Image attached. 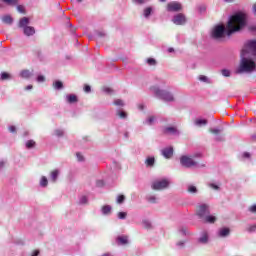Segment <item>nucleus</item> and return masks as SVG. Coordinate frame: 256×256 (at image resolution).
Listing matches in <instances>:
<instances>
[{
    "label": "nucleus",
    "instance_id": "obj_24",
    "mask_svg": "<svg viewBox=\"0 0 256 256\" xmlns=\"http://www.w3.org/2000/svg\"><path fill=\"white\" fill-rule=\"evenodd\" d=\"M117 241L120 245H127V243H129V240L127 239V236H119L117 238Z\"/></svg>",
    "mask_w": 256,
    "mask_h": 256
},
{
    "label": "nucleus",
    "instance_id": "obj_30",
    "mask_svg": "<svg viewBox=\"0 0 256 256\" xmlns=\"http://www.w3.org/2000/svg\"><path fill=\"white\" fill-rule=\"evenodd\" d=\"M146 63L150 67H155V65H157V60H155V58H148L146 59Z\"/></svg>",
    "mask_w": 256,
    "mask_h": 256
},
{
    "label": "nucleus",
    "instance_id": "obj_15",
    "mask_svg": "<svg viewBox=\"0 0 256 256\" xmlns=\"http://www.w3.org/2000/svg\"><path fill=\"white\" fill-rule=\"evenodd\" d=\"M13 79V75L8 72H2L0 74V81H11Z\"/></svg>",
    "mask_w": 256,
    "mask_h": 256
},
{
    "label": "nucleus",
    "instance_id": "obj_54",
    "mask_svg": "<svg viewBox=\"0 0 256 256\" xmlns=\"http://www.w3.org/2000/svg\"><path fill=\"white\" fill-rule=\"evenodd\" d=\"M9 131H10V133H16L17 128L15 126H10Z\"/></svg>",
    "mask_w": 256,
    "mask_h": 256
},
{
    "label": "nucleus",
    "instance_id": "obj_3",
    "mask_svg": "<svg viewBox=\"0 0 256 256\" xmlns=\"http://www.w3.org/2000/svg\"><path fill=\"white\" fill-rule=\"evenodd\" d=\"M150 91H152V93H154V95H156L158 99H162V101H166V102L175 101V97L172 95L171 92L167 90H162L157 86H152L150 88Z\"/></svg>",
    "mask_w": 256,
    "mask_h": 256
},
{
    "label": "nucleus",
    "instance_id": "obj_23",
    "mask_svg": "<svg viewBox=\"0 0 256 256\" xmlns=\"http://www.w3.org/2000/svg\"><path fill=\"white\" fill-rule=\"evenodd\" d=\"M53 88L56 89V91H61V89H63V82L56 80L53 82Z\"/></svg>",
    "mask_w": 256,
    "mask_h": 256
},
{
    "label": "nucleus",
    "instance_id": "obj_31",
    "mask_svg": "<svg viewBox=\"0 0 256 256\" xmlns=\"http://www.w3.org/2000/svg\"><path fill=\"white\" fill-rule=\"evenodd\" d=\"M116 203H118V205L125 203V195H118L116 198Z\"/></svg>",
    "mask_w": 256,
    "mask_h": 256
},
{
    "label": "nucleus",
    "instance_id": "obj_47",
    "mask_svg": "<svg viewBox=\"0 0 256 256\" xmlns=\"http://www.w3.org/2000/svg\"><path fill=\"white\" fill-rule=\"evenodd\" d=\"M76 157H77L78 161H80V162L85 161V158L83 157V154H81L79 152L76 153Z\"/></svg>",
    "mask_w": 256,
    "mask_h": 256
},
{
    "label": "nucleus",
    "instance_id": "obj_32",
    "mask_svg": "<svg viewBox=\"0 0 256 256\" xmlns=\"http://www.w3.org/2000/svg\"><path fill=\"white\" fill-rule=\"evenodd\" d=\"M147 201H149V203H157V196L155 195H149L146 197Z\"/></svg>",
    "mask_w": 256,
    "mask_h": 256
},
{
    "label": "nucleus",
    "instance_id": "obj_42",
    "mask_svg": "<svg viewBox=\"0 0 256 256\" xmlns=\"http://www.w3.org/2000/svg\"><path fill=\"white\" fill-rule=\"evenodd\" d=\"M118 219H127V212H119Z\"/></svg>",
    "mask_w": 256,
    "mask_h": 256
},
{
    "label": "nucleus",
    "instance_id": "obj_33",
    "mask_svg": "<svg viewBox=\"0 0 256 256\" xmlns=\"http://www.w3.org/2000/svg\"><path fill=\"white\" fill-rule=\"evenodd\" d=\"M16 9H17L18 13H22L23 15H25V13H26L25 6L17 4Z\"/></svg>",
    "mask_w": 256,
    "mask_h": 256
},
{
    "label": "nucleus",
    "instance_id": "obj_16",
    "mask_svg": "<svg viewBox=\"0 0 256 256\" xmlns=\"http://www.w3.org/2000/svg\"><path fill=\"white\" fill-rule=\"evenodd\" d=\"M231 233V230L229 228H221L218 231V235L220 237H229V234Z\"/></svg>",
    "mask_w": 256,
    "mask_h": 256
},
{
    "label": "nucleus",
    "instance_id": "obj_63",
    "mask_svg": "<svg viewBox=\"0 0 256 256\" xmlns=\"http://www.w3.org/2000/svg\"><path fill=\"white\" fill-rule=\"evenodd\" d=\"M98 37H105V33H103V32H98Z\"/></svg>",
    "mask_w": 256,
    "mask_h": 256
},
{
    "label": "nucleus",
    "instance_id": "obj_45",
    "mask_svg": "<svg viewBox=\"0 0 256 256\" xmlns=\"http://www.w3.org/2000/svg\"><path fill=\"white\" fill-rule=\"evenodd\" d=\"M63 134H64L63 130L61 129L55 130L56 137H63Z\"/></svg>",
    "mask_w": 256,
    "mask_h": 256
},
{
    "label": "nucleus",
    "instance_id": "obj_60",
    "mask_svg": "<svg viewBox=\"0 0 256 256\" xmlns=\"http://www.w3.org/2000/svg\"><path fill=\"white\" fill-rule=\"evenodd\" d=\"M26 91H31V89H33V85H28V86H26Z\"/></svg>",
    "mask_w": 256,
    "mask_h": 256
},
{
    "label": "nucleus",
    "instance_id": "obj_62",
    "mask_svg": "<svg viewBox=\"0 0 256 256\" xmlns=\"http://www.w3.org/2000/svg\"><path fill=\"white\" fill-rule=\"evenodd\" d=\"M252 11H253L254 15H256V4L253 5Z\"/></svg>",
    "mask_w": 256,
    "mask_h": 256
},
{
    "label": "nucleus",
    "instance_id": "obj_19",
    "mask_svg": "<svg viewBox=\"0 0 256 256\" xmlns=\"http://www.w3.org/2000/svg\"><path fill=\"white\" fill-rule=\"evenodd\" d=\"M58 177H59V170H54L51 172L50 179H51L52 183H57Z\"/></svg>",
    "mask_w": 256,
    "mask_h": 256
},
{
    "label": "nucleus",
    "instance_id": "obj_26",
    "mask_svg": "<svg viewBox=\"0 0 256 256\" xmlns=\"http://www.w3.org/2000/svg\"><path fill=\"white\" fill-rule=\"evenodd\" d=\"M35 145H36V143L34 142V140H28L25 143L26 149H33V148H35Z\"/></svg>",
    "mask_w": 256,
    "mask_h": 256
},
{
    "label": "nucleus",
    "instance_id": "obj_29",
    "mask_svg": "<svg viewBox=\"0 0 256 256\" xmlns=\"http://www.w3.org/2000/svg\"><path fill=\"white\" fill-rule=\"evenodd\" d=\"M111 206L109 205H105L102 207V214L103 215H109V213H111Z\"/></svg>",
    "mask_w": 256,
    "mask_h": 256
},
{
    "label": "nucleus",
    "instance_id": "obj_14",
    "mask_svg": "<svg viewBox=\"0 0 256 256\" xmlns=\"http://www.w3.org/2000/svg\"><path fill=\"white\" fill-rule=\"evenodd\" d=\"M65 100L70 104L77 103V101H79V99L77 98V95L75 94L66 95Z\"/></svg>",
    "mask_w": 256,
    "mask_h": 256
},
{
    "label": "nucleus",
    "instance_id": "obj_6",
    "mask_svg": "<svg viewBox=\"0 0 256 256\" xmlns=\"http://www.w3.org/2000/svg\"><path fill=\"white\" fill-rule=\"evenodd\" d=\"M167 187H169V181L167 179L156 180L151 186L154 191H163V189H167Z\"/></svg>",
    "mask_w": 256,
    "mask_h": 256
},
{
    "label": "nucleus",
    "instance_id": "obj_5",
    "mask_svg": "<svg viewBox=\"0 0 256 256\" xmlns=\"http://www.w3.org/2000/svg\"><path fill=\"white\" fill-rule=\"evenodd\" d=\"M180 165L186 169H191V167H205L204 164L199 165V163L193 159V156L187 155L180 157Z\"/></svg>",
    "mask_w": 256,
    "mask_h": 256
},
{
    "label": "nucleus",
    "instance_id": "obj_39",
    "mask_svg": "<svg viewBox=\"0 0 256 256\" xmlns=\"http://www.w3.org/2000/svg\"><path fill=\"white\" fill-rule=\"evenodd\" d=\"M146 125H153V123H155V118L154 116L149 117L146 121H145Z\"/></svg>",
    "mask_w": 256,
    "mask_h": 256
},
{
    "label": "nucleus",
    "instance_id": "obj_20",
    "mask_svg": "<svg viewBox=\"0 0 256 256\" xmlns=\"http://www.w3.org/2000/svg\"><path fill=\"white\" fill-rule=\"evenodd\" d=\"M31 75H33V73H31V71H29V70H22L20 72V77H22V79H29V77H31Z\"/></svg>",
    "mask_w": 256,
    "mask_h": 256
},
{
    "label": "nucleus",
    "instance_id": "obj_46",
    "mask_svg": "<svg viewBox=\"0 0 256 256\" xmlns=\"http://www.w3.org/2000/svg\"><path fill=\"white\" fill-rule=\"evenodd\" d=\"M118 117H120V119H127V113L123 111L118 112Z\"/></svg>",
    "mask_w": 256,
    "mask_h": 256
},
{
    "label": "nucleus",
    "instance_id": "obj_59",
    "mask_svg": "<svg viewBox=\"0 0 256 256\" xmlns=\"http://www.w3.org/2000/svg\"><path fill=\"white\" fill-rule=\"evenodd\" d=\"M183 245H185V242H183V241H180V242L177 243L178 247H183Z\"/></svg>",
    "mask_w": 256,
    "mask_h": 256
},
{
    "label": "nucleus",
    "instance_id": "obj_10",
    "mask_svg": "<svg viewBox=\"0 0 256 256\" xmlns=\"http://www.w3.org/2000/svg\"><path fill=\"white\" fill-rule=\"evenodd\" d=\"M164 133H165V135H176V136L180 135L179 130L173 126H168V127L164 128Z\"/></svg>",
    "mask_w": 256,
    "mask_h": 256
},
{
    "label": "nucleus",
    "instance_id": "obj_52",
    "mask_svg": "<svg viewBox=\"0 0 256 256\" xmlns=\"http://www.w3.org/2000/svg\"><path fill=\"white\" fill-rule=\"evenodd\" d=\"M249 211H250V213H256V205H252V206L249 208Z\"/></svg>",
    "mask_w": 256,
    "mask_h": 256
},
{
    "label": "nucleus",
    "instance_id": "obj_35",
    "mask_svg": "<svg viewBox=\"0 0 256 256\" xmlns=\"http://www.w3.org/2000/svg\"><path fill=\"white\" fill-rule=\"evenodd\" d=\"M188 193H192L195 194L197 193V187H195L194 185H189L187 188Z\"/></svg>",
    "mask_w": 256,
    "mask_h": 256
},
{
    "label": "nucleus",
    "instance_id": "obj_43",
    "mask_svg": "<svg viewBox=\"0 0 256 256\" xmlns=\"http://www.w3.org/2000/svg\"><path fill=\"white\" fill-rule=\"evenodd\" d=\"M248 233H255L256 231V224L247 228Z\"/></svg>",
    "mask_w": 256,
    "mask_h": 256
},
{
    "label": "nucleus",
    "instance_id": "obj_7",
    "mask_svg": "<svg viewBox=\"0 0 256 256\" xmlns=\"http://www.w3.org/2000/svg\"><path fill=\"white\" fill-rule=\"evenodd\" d=\"M183 9V5L178 1L169 2L166 6V11L169 13H178Z\"/></svg>",
    "mask_w": 256,
    "mask_h": 256
},
{
    "label": "nucleus",
    "instance_id": "obj_9",
    "mask_svg": "<svg viewBox=\"0 0 256 256\" xmlns=\"http://www.w3.org/2000/svg\"><path fill=\"white\" fill-rule=\"evenodd\" d=\"M172 23H174V25H185V23H187V18L184 16V14L179 13L174 15L172 18Z\"/></svg>",
    "mask_w": 256,
    "mask_h": 256
},
{
    "label": "nucleus",
    "instance_id": "obj_64",
    "mask_svg": "<svg viewBox=\"0 0 256 256\" xmlns=\"http://www.w3.org/2000/svg\"><path fill=\"white\" fill-rule=\"evenodd\" d=\"M124 137H125V139H129V132H125Z\"/></svg>",
    "mask_w": 256,
    "mask_h": 256
},
{
    "label": "nucleus",
    "instance_id": "obj_49",
    "mask_svg": "<svg viewBox=\"0 0 256 256\" xmlns=\"http://www.w3.org/2000/svg\"><path fill=\"white\" fill-rule=\"evenodd\" d=\"M96 185L97 187H103V185H105V182L103 180H97Z\"/></svg>",
    "mask_w": 256,
    "mask_h": 256
},
{
    "label": "nucleus",
    "instance_id": "obj_48",
    "mask_svg": "<svg viewBox=\"0 0 256 256\" xmlns=\"http://www.w3.org/2000/svg\"><path fill=\"white\" fill-rule=\"evenodd\" d=\"M36 80L38 83H43V82H45V76L39 75Z\"/></svg>",
    "mask_w": 256,
    "mask_h": 256
},
{
    "label": "nucleus",
    "instance_id": "obj_51",
    "mask_svg": "<svg viewBox=\"0 0 256 256\" xmlns=\"http://www.w3.org/2000/svg\"><path fill=\"white\" fill-rule=\"evenodd\" d=\"M133 2L137 5H143L145 3V0H133Z\"/></svg>",
    "mask_w": 256,
    "mask_h": 256
},
{
    "label": "nucleus",
    "instance_id": "obj_36",
    "mask_svg": "<svg viewBox=\"0 0 256 256\" xmlns=\"http://www.w3.org/2000/svg\"><path fill=\"white\" fill-rule=\"evenodd\" d=\"M199 81H201L202 83H211V80H209L208 77L205 75H200Z\"/></svg>",
    "mask_w": 256,
    "mask_h": 256
},
{
    "label": "nucleus",
    "instance_id": "obj_34",
    "mask_svg": "<svg viewBox=\"0 0 256 256\" xmlns=\"http://www.w3.org/2000/svg\"><path fill=\"white\" fill-rule=\"evenodd\" d=\"M221 131H223V129H219V128H210L209 132L212 133L213 135H219V133H221Z\"/></svg>",
    "mask_w": 256,
    "mask_h": 256
},
{
    "label": "nucleus",
    "instance_id": "obj_41",
    "mask_svg": "<svg viewBox=\"0 0 256 256\" xmlns=\"http://www.w3.org/2000/svg\"><path fill=\"white\" fill-rule=\"evenodd\" d=\"M114 105H116L117 107H123V105H125V103H123V100L117 99L114 101Z\"/></svg>",
    "mask_w": 256,
    "mask_h": 256
},
{
    "label": "nucleus",
    "instance_id": "obj_56",
    "mask_svg": "<svg viewBox=\"0 0 256 256\" xmlns=\"http://www.w3.org/2000/svg\"><path fill=\"white\" fill-rule=\"evenodd\" d=\"M5 163H6L5 160L0 159V169H3V167H5Z\"/></svg>",
    "mask_w": 256,
    "mask_h": 256
},
{
    "label": "nucleus",
    "instance_id": "obj_58",
    "mask_svg": "<svg viewBox=\"0 0 256 256\" xmlns=\"http://www.w3.org/2000/svg\"><path fill=\"white\" fill-rule=\"evenodd\" d=\"M206 7L205 6H200L199 7V11L200 13H203L205 11Z\"/></svg>",
    "mask_w": 256,
    "mask_h": 256
},
{
    "label": "nucleus",
    "instance_id": "obj_1",
    "mask_svg": "<svg viewBox=\"0 0 256 256\" xmlns=\"http://www.w3.org/2000/svg\"><path fill=\"white\" fill-rule=\"evenodd\" d=\"M247 12L238 11L235 12L232 16H230L227 23V30L223 25H217L214 27L211 33L212 39L216 41H225V35L230 37L233 33H239V31H243L245 27H247Z\"/></svg>",
    "mask_w": 256,
    "mask_h": 256
},
{
    "label": "nucleus",
    "instance_id": "obj_21",
    "mask_svg": "<svg viewBox=\"0 0 256 256\" xmlns=\"http://www.w3.org/2000/svg\"><path fill=\"white\" fill-rule=\"evenodd\" d=\"M3 3H6V5H9L10 7H16V5H19V0H1Z\"/></svg>",
    "mask_w": 256,
    "mask_h": 256
},
{
    "label": "nucleus",
    "instance_id": "obj_44",
    "mask_svg": "<svg viewBox=\"0 0 256 256\" xmlns=\"http://www.w3.org/2000/svg\"><path fill=\"white\" fill-rule=\"evenodd\" d=\"M103 92L106 93L107 95H111V93H113V89L109 87H104Z\"/></svg>",
    "mask_w": 256,
    "mask_h": 256
},
{
    "label": "nucleus",
    "instance_id": "obj_55",
    "mask_svg": "<svg viewBox=\"0 0 256 256\" xmlns=\"http://www.w3.org/2000/svg\"><path fill=\"white\" fill-rule=\"evenodd\" d=\"M243 157H244L245 159H249V157H251V154H250L249 152H244V153H243Z\"/></svg>",
    "mask_w": 256,
    "mask_h": 256
},
{
    "label": "nucleus",
    "instance_id": "obj_17",
    "mask_svg": "<svg viewBox=\"0 0 256 256\" xmlns=\"http://www.w3.org/2000/svg\"><path fill=\"white\" fill-rule=\"evenodd\" d=\"M207 123H208L207 119H201V118H198L194 121V125H196V127H205Z\"/></svg>",
    "mask_w": 256,
    "mask_h": 256
},
{
    "label": "nucleus",
    "instance_id": "obj_50",
    "mask_svg": "<svg viewBox=\"0 0 256 256\" xmlns=\"http://www.w3.org/2000/svg\"><path fill=\"white\" fill-rule=\"evenodd\" d=\"M209 187H211L215 191H219V187L217 186V184L211 183V184H209Z\"/></svg>",
    "mask_w": 256,
    "mask_h": 256
},
{
    "label": "nucleus",
    "instance_id": "obj_18",
    "mask_svg": "<svg viewBox=\"0 0 256 256\" xmlns=\"http://www.w3.org/2000/svg\"><path fill=\"white\" fill-rule=\"evenodd\" d=\"M146 167H155V157L150 156L147 157L145 160Z\"/></svg>",
    "mask_w": 256,
    "mask_h": 256
},
{
    "label": "nucleus",
    "instance_id": "obj_57",
    "mask_svg": "<svg viewBox=\"0 0 256 256\" xmlns=\"http://www.w3.org/2000/svg\"><path fill=\"white\" fill-rule=\"evenodd\" d=\"M180 233H182V235H187V228H181Z\"/></svg>",
    "mask_w": 256,
    "mask_h": 256
},
{
    "label": "nucleus",
    "instance_id": "obj_40",
    "mask_svg": "<svg viewBox=\"0 0 256 256\" xmlns=\"http://www.w3.org/2000/svg\"><path fill=\"white\" fill-rule=\"evenodd\" d=\"M223 77H231V71L227 70V69H223L221 71Z\"/></svg>",
    "mask_w": 256,
    "mask_h": 256
},
{
    "label": "nucleus",
    "instance_id": "obj_8",
    "mask_svg": "<svg viewBox=\"0 0 256 256\" xmlns=\"http://www.w3.org/2000/svg\"><path fill=\"white\" fill-rule=\"evenodd\" d=\"M197 215L200 217V219L205 218L209 215V205L207 204H201L198 206Z\"/></svg>",
    "mask_w": 256,
    "mask_h": 256
},
{
    "label": "nucleus",
    "instance_id": "obj_25",
    "mask_svg": "<svg viewBox=\"0 0 256 256\" xmlns=\"http://www.w3.org/2000/svg\"><path fill=\"white\" fill-rule=\"evenodd\" d=\"M203 220L205 221V223H214L215 221H217V218L208 214L206 217L203 218Z\"/></svg>",
    "mask_w": 256,
    "mask_h": 256
},
{
    "label": "nucleus",
    "instance_id": "obj_53",
    "mask_svg": "<svg viewBox=\"0 0 256 256\" xmlns=\"http://www.w3.org/2000/svg\"><path fill=\"white\" fill-rule=\"evenodd\" d=\"M84 91H85V93H89L91 91V86L85 85L84 86Z\"/></svg>",
    "mask_w": 256,
    "mask_h": 256
},
{
    "label": "nucleus",
    "instance_id": "obj_61",
    "mask_svg": "<svg viewBox=\"0 0 256 256\" xmlns=\"http://www.w3.org/2000/svg\"><path fill=\"white\" fill-rule=\"evenodd\" d=\"M138 109H140V111H143V109H145V106L143 104H139Z\"/></svg>",
    "mask_w": 256,
    "mask_h": 256
},
{
    "label": "nucleus",
    "instance_id": "obj_28",
    "mask_svg": "<svg viewBox=\"0 0 256 256\" xmlns=\"http://www.w3.org/2000/svg\"><path fill=\"white\" fill-rule=\"evenodd\" d=\"M49 185V180H47V177L42 176L40 179V187H47Z\"/></svg>",
    "mask_w": 256,
    "mask_h": 256
},
{
    "label": "nucleus",
    "instance_id": "obj_11",
    "mask_svg": "<svg viewBox=\"0 0 256 256\" xmlns=\"http://www.w3.org/2000/svg\"><path fill=\"white\" fill-rule=\"evenodd\" d=\"M198 243L201 245H207L209 243V234L207 232H202L198 238Z\"/></svg>",
    "mask_w": 256,
    "mask_h": 256
},
{
    "label": "nucleus",
    "instance_id": "obj_37",
    "mask_svg": "<svg viewBox=\"0 0 256 256\" xmlns=\"http://www.w3.org/2000/svg\"><path fill=\"white\" fill-rule=\"evenodd\" d=\"M214 141L221 143V142L225 141V137H223V135L216 134Z\"/></svg>",
    "mask_w": 256,
    "mask_h": 256
},
{
    "label": "nucleus",
    "instance_id": "obj_12",
    "mask_svg": "<svg viewBox=\"0 0 256 256\" xmlns=\"http://www.w3.org/2000/svg\"><path fill=\"white\" fill-rule=\"evenodd\" d=\"M162 155L165 159H171V157H173V147L164 148L162 150Z\"/></svg>",
    "mask_w": 256,
    "mask_h": 256
},
{
    "label": "nucleus",
    "instance_id": "obj_4",
    "mask_svg": "<svg viewBox=\"0 0 256 256\" xmlns=\"http://www.w3.org/2000/svg\"><path fill=\"white\" fill-rule=\"evenodd\" d=\"M29 23H31L29 18L23 17L19 20L18 27L19 29H23V33L26 37H33V35H35V27L29 26Z\"/></svg>",
    "mask_w": 256,
    "mask_h": 256
},
{
    "label": "nucleus",
    "instance_id": "obj_2",
    "mask_svg": "<svg viewBox=\"0 0 256 256\" xmlns=\"http://www.w3.org/2000/svg\"><path fill=\"white\" fill-rule=\"evenodd\" d=\"M253 59H256V40H249L242 49L240 65L236 73H253L256 71V63Z\"/></svg>",
    "mask_w": 256,
    "mask_h": 256
},
{
    "label": "nucleus",
    "instance_id": "obj_38",
    "mask_svg": "<svg viewBox=\"0 0 256 256\" xmlns=\"http://www.w3.org/2000/svg\"><path fill=\"white\" fill-rule=\"evenodd\" d=\"M88 199L87 196H82L79 200L80 205H87Z\"/></svg>",
    "mask_w": 256,
    "mask_h": 256
},
{
    "label": "nucleus",
    "instance_id": "obj_27",
    "mask_svg": "<svg viewBox=\"0 0 256 256\" xmlns=\"http://www.w3.org/2000/svg\"><path fill=\"white\" fill-rule=\"evenodd\" d=\"M142 225L144 229H153V225L151 224V221L149 220H143Z\"/></svg>",
    "mask_w": 256,
    "mask_h": 256
},
{
    "label": "nucleus",
    "instance_id": "obj_22",
    "mask_svg": "<svg viewBox=\"0 0 256 256\" xmlns=\"http://www.w3.org/2000/svg\"><path fill=\"white\" fill-rule=\"evenodd\" d=\"M151 13H153L152 7L145 8L143 11V15H144L145 19H149V17H151Z\"/></svg>",
    "mask_w": 256,
    "mask_h": 256
},
{
    "label": "nucleus",
    "instance_id": "obj_13",
    "mask_svg": "<svg viewBox=\"0 0 256 256\" xmlns=\"http://www.w3.org/2000/svg\"><path fill=\"white\" fill-rule=\"evenodd\" d=\"M2 23L5 25H13V17L11 15H4L1 17Z\"/></svg>",
    "mask_w": 256,
    "mask_h": 256
}]
</instances>
